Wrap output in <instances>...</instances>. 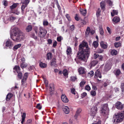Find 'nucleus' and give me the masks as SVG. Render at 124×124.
<instances>
[{
  "mask_svg": "<svg viewBox=\"0 0 124 124\" xmlns=\"http://www.w3.org/2000/svg\"><path fill=\"white\" fill-rule=\"evenodd\" d=\"M89 49L87 43L83 41L79 46V51L77 53L78 58L85 62L89 55Z\"/></svg>",
  "mask_w": 124,
  "mask_h": 124,
  "instance_id": "f257e3e1",
  "label": "nucleus"
},
{
  "mask_svg": "<svg viewBox=\"0 0 124 124\" xmlns=\"http://www.w3.org/2000/svg\"><path fill=\"white\" fill-rule=\"evenodd\" d=\"M12 31L13 32V36L11 35V37L14 41L19 42L24 39V34L20 31L18 28H14Z\"/></svg>",
  "mask_w": 124,
  "mask_h": 124,
  "instance_id": "f03ea898",
  "label": "nucleus"
},
{
  "mask_svg": "<svg viewBox=\"0 0 124 124\" xmlns=\"http://www.w3.org/2000/svg\"><path fill=\"white\" fill-rule=\"evenodd\" d=\"M124 119V110L121 113H118L114 116L112 121L115 123L122 122Z\"/></svg>",
  "mask_w": 124,
  "mask_h": 124,
  "instance_id": "7ed1b4c3",
  "label": "nucleus"
},
{
  "mask_svg": "<svg viewBox=\"0 0 124 124\" xmlns=\"http://www.w3.org/2000/svg\"><path fill=\"white\" fill-rule=\"evenodd\" d=\"M100 112L102 115L106 116L108 115V105L107 104H103L101 105Z\"/></svg>",
  "mask_w": 124,
  "mask_h": 124,
  "instance_id": "20e7f679",
  "label": "nucleus"
},
{
  "mask_svg": "<svg viewBox=\"0 0 124 124\" xmlns=\"http://www.w3.org/2000/svg\"><path fill=\"white\" fill-rule=\"evenodd\" d=\"M39 30V36L41 38L45 37L47 32L42 27H40Z\"/></svg>",
  "mask_w": 124,
  "mask_h": 124,
  "instance_id": "39448f33",
  "label": "nucleus"
},
{
  "mask_svg": "<svg viewBox=\"0 0 124 124\" xmlns=\"http://www.w3.org/2000/svg\"><path fill=\"white\" fill-rule=\"evenodd\" d=\"M98 111V108L96 106L93 107L91 108L90 110V115L93 118L97 113Z\"/></svg>",
  "mask_w": 124,
  "mask_h": 124,
  "instance_id": "423d86ee",
  "label": "nucleus"
},
{
  "mask_svg": "<svg viewBox=\"0 0 124 124\" xmlns=\"http://www.w3.org/2000/svg\"><path fill=\"white\" fill-rule=\"evenodd\" d=\"M116 108L118 109H122L124 108V105L119 101H118L116 103Z\"/></svg>",
  "mask_w": 124,
  "mask_h": 124,
  "instance_id": "0eeeda50",
  "label": "nucleus"
},
{
  "mask_svg": "<svg viewBox=\"0 0 124 124\" xmlns=\"http://www.w3.org/2000/svg\"><path fill=\"white\" fill-rule=\"evenodd\" d=\"M86 69L83 67H80L78 69V72L80 74H85L86 73Z\"/></svg>",
  "mask_w": 124,
  "mask_h": 124,
  "instance_id": "6e6552de",
  "label": "nucleus"
},
{
  "mask_svg": "<svg viewBox=\"0 0 124 124\" xmlns=\"http://www.w3.org/2000/svg\"><path fill=\"white\" fill-rule=\"evenodd\" d=\"M6 46L9 47V48H11L13 46V44L12 41L9 39H8L6 43Z\"/></svg>",
  "mask_w": 124,
  "mask_h": 124,
  "instance_id": "1a4fd4ad",
  "label": "nucleus"
},
{
  "mask_svg": "<svg viewBox=\"0 0 124 124\" xmlns=\"http://www.w3.org/2000/svg\"><path fill=\"white\" fill-rule=\"evenodd\" d=\"M95 77L96 78V77L97 78H101L102 76L100 72V70L99 69H98L96 70L95 72Z\"/></svg>",
  "mask_w": 124,
  "mask_h": 124,
  "instance_id": "9d476101",
  "label": "nucleus"
},
{
  "mask_svg": "<svg viewBox=\"0 0 124 124\" xmlns=\"http://www.w3.org/2000/svg\"><path fill=\"white\" fill-rule=\"evenodd\" d=\"M61 98L62 101L66 103L69 101L68 98L64 94H62V95Z\"/></svg>",
  "mask_w": 124,
  "mask_h": 124,
  "instance_id": "9b49d317",
  "label": "nucleus"
},
{
  "mask_svg": "<svg viewBox=\"0 0 124 124\" xmlns=\"http://www.w3.org/2000/svg\"><path fill=\"white\" fill-rule=\"evenodd\" d=\"M50 65L52 67H56L57 66V65L56 63V60L55 59L53 58L51 61Z\"/></svg>",
  "mask_w": 124,
  "mask_h": 124,
  "instance_id": "f8f14e48",
  "label": "nucleus"
},
{
  "mask_svg": "<svg viewBox=\"0 0 124 124\" xmlns=\"http://www.w3.org/2000/svg\"><path fill=\"white\" fill-rule=\"evenodd\" d=\"M111 67V65L110 64H107L105 65L104 67V70L105 71H107L110 69Z\"/></svg>",
  "mask_w": 124,
  "mask_h": 124,
  "instance_id": "ddd939ff",
  "label": "nucleus"
},
{
  "mask_svg": "<svg viewBox=\"0 0 124 124\" xmlns=\"http://www.w3.org/2000/svg\"><path fill=\"white\" fill-rule=\"evenodd\" d=\"M63 110L64 113L66 114H68L69 112V109L67 106L64 107L63 108Z\"/></svg>",
  "mask_w": 124,
  "mask_h": 124,
  "instance_id": "4468645a",
  "label": "nucleus"
},
{
  "mask_svg": "<svg viewBox=\"0 0 124 124\" xmlns=\"http://www.w3.org/2000/svg\"><path fill=\"white\" fill-rule=\"evenodd\" d=\"M107 43H105L104 42L101 41L100 43V45L101 47L104 49L106 48L108 46V45Z\"/></svg>",
  "mask_w": 124,
  "mask_h": 124,
  "instance_id": "2eb2a0df",
  "label": "nucleus"
},
{
  "mask_svg": "<svg viewBox=\"0 0 124 124\" xmlns=\"http://www.w3.org/2000/svg\"><path fill=\"white\" fill-rule=\"evenodd\" d=\"M112 21L114 23H116L120 21V18L118 17H115L114 18Z\"/></svg>",
  "mask_w": 124,
  "mask_h": 124,
  "instance_id": "dca6fc26",
  "label": "nucleus"
},
{
  "mask_svg": "<svg viewBox=\"0 0 124 124\" xmlns=\"http://www.w3.org/2000/svg\"><path fill=\"white\" fill-rule=\"evenodd\" d=\"M100 5L101 9L104 11L105 9V2L104 1H102L100 3Z\"/></svg>",
  "mask_w": 124,
  "mask_h": 124,
  "instance_id": "f3484780",
  "label": "nucleus"
},
{
  "mask_svg": "<svg viewBox=\"0 0 124 124\" xmlns=\"http://www.w3.org/2000/svg\"><path fill=\"white\" fill-rule=\"evenodd\" d=\"M66 52L67 55H70L71 54L72 49L70 47L67 46Z\"/></svg>",
  "mask_w": 124,
  "mask_h": 124,
  "instance_id": "a211bd4d",
  "label": "nucleus"
},
{
  "mask_svg": "<svg viewBox=\"0 0 124 124\" xmlns=\"http://www.w3.org/2000/svg\"><path fill=\"white\" fill-rule=\"evenodd\" d=\"M81 109L79 108L78 109H77L76 112V114H75V117H76V119H77L78 116L79 115L80 113L81 112Z\"/></svg>",
  "mask_w": 124,
  "mask_h": 124,
  "instance_id": "6ab92c4d",
  "label": "nucleus"
},
{
  "mask_svg": "<svg viewBox=\"0 0 124 124\" xmlns=\"http://www.w3.org/2000/svg\"><path fill=\"white\" fill-rule=\"evenodd\" d=\"M52 58V54L50 53L49 52L46 55V59L48 60H51Z\"/></svg>",
  "mask_w": 124,
  "mask_h": 124,
  "instance_id": "aec40b11",
  "label": "nucleus"
},
{
  "mask_svg": "<svg viewBox=\"0 0 124 124\" xmlns=\"http://www.w3.org/2000/svg\"><path fill=\"white\" fill-rule=\"evenodd\" d=\"M32 29V26L31 25H29L27 26L26 28V30L27 32H29Z\"/></svg>",
  "mask_w": 124,
  "mask_h": 124,
  "instance_id": "412c9836",
  "label": "nucleus"
},
{
  "mask_svg": "<svg viewBox=\"0 0 124 124\" xmlns=\"http://www.w3.org/2000/svg\"><path fill=\"white\" fill-rule=\"evenodd\" d=\"M29 3V0H24L23 1L22 0L21 3L23 4V5H24L27 6Z\"/></svg>",
  "mask_w": 124,
  "mask_h": 124,
  "instance_id": "4be33fe9",
  "label": "nucleus"
},
{
  "mask_svg": "<svg viewBox=\"0 0 124 124\" xmlns=\"http://www.w3.org/2000/svg\"><path fill=\"white\" fill-rule=\"evenodd\" d=\"M39 65L40 67L42 68H46L47 66V65L45 63H44L42 62H40L39 63Z\"/></svg>",
  "mask_w": 124,
  "mask_h": 124,
  "instance_id": "5701e85b",
  "label": "nucleus"
},
{
  "mask_svg": "<svg viewBox=\"0 0 124 124\" xmlns=\"http://www.w3.org/2000/svg\"><path fill=\"white\" fill-rule=\"evenodd\" d=\"M111 15L112 16H114L115 15H117L118 13V11L117 10H113L112 12H111Z\"/></svg>",
  "mask_w": 124,
  "mask_h": 124,
  "instance_id": "b1692460",
  "label": "nucleus"
},
{
  "mask_svg": "<svg viewBox=\"0 0 124 124\" xmlns=\"http://www.w3.org/2000/svg\"><path fill=\"white\" fill-rule=\"evenodd\" d=\"M14 69L16 70L17 73H18L20 72V68L18 66H15L14 68Z\"/></svg>",
  "mask_w": 124,
  "mask_h": 124,
  "instance_id": "393cba45",
  "label": "nucleus"
},
{
  "mask_svg": "<svg viewBox=\"0 0 124 124\" xmlns=\"http://www.w3.org/2000/svg\"><path fill=\"white\" fill-rule=\"evenodd\" d=\"M98 63V62L96 60H94L92 61L91 63V66H94L97 64Z\"/></svg>",
  "mask_w": 124,
  "mask_h": 124,
  "instance_id": "a878e982",
  "label": "nucleus"
},
{
  "mask_svg": "<svg viewBox=\"0 0 124 124\" xmlns=\"http://www.w3.org/2000/svg\"><path fill=\"white\" fill-rule=\"evenodd\" d=\"M110 53L112 55H116L117 54V52L116 50L113 49L111 50Z\"/></svg>",
  "mask_w": 124,
  "mask_h": 124,
  "instance_id": "bb28decb",
  "label": "nucleus"
},
{
  "mask_svg": "<svg viewBox=\"0 0 124 124\" xmlns=\"http://www.w3.org/2000/svg\"><path fill=\"white\" fill-rule=\"evenodd\" d=\"M22 118L21 123L22 124H23L26 117V114L24 113H23V115L22 116Z\"/></svg>",
  "mask_w": 124,
  "mask_h": 124,
  "instance_id": "cd10ccee",
  "label": "nucleus"
},
{
  "mask_svg": "<svg viewBox=\"0 0 124 124\" xmlns=\"http://www.w3.org/2000/svg\"><path fill=\"white\" fill-rule=\"evenodd\" d=\"M27 66V64L25 62H23L21 63V67L22 69L25 68Z\"/></svg>",
  "mask_w": 124,
  "mask_h": 124,
  "instance_id": "c85d7f7f",
  "label": "nucleus"
},
{
  "mask_svg": "<svg viewBox=\"0 0 124 124\" xmlns=\"http://www.w3.org/2000/svg\"><path fill=\"white\" fill-rule=\"evenodd\" d=\"M21 46V44H18L16 45L14 47L13 49L14 50H16L18 48L20 47Z\"/></svg>",
  "mask_w": 124,
  "mask_h": 124,
  "instance_id": "c756f323",
  "label": "nucleus"
},
{
  "mask_svg": "<svg viewBox=\"0 0 124 124\" xmlns=\"http://www.w3.org/2000/svg\"><path fill=\"white\" fill-rule=\"evenodd\" d=\"M90 27H87L85 32V34L86 36H87L90 33Z\"/></svg>",
  "mask_w": 124,
  "mask_h": 124,
  "instance_id": "7c9ffc66",
  "label": "nucleus"
},
{
  "mask_svg": "<svg viewBox=\"0 0 124 124\" xmlns=\"http://www.w3.org/2000/svg\"><path fill=\"white\" fill-rule=\"evenodd\" d=\"M12 96V95L11 93H9L6 97V100L8 101L9 100Z\"/></svg>",
  "mask_w": 124,
  "mask_h": 124,
  "instance_id": "2f4dec72",
  "label": "nucleus"
},
{
  "mask_svg": "<svg viewBox=\"0 0 124 124\" xmlns=\"http://www.w3.org/2000/svg\"><path fill=\"white\" fill-rule=\"evenodd\" d=\"M18 4V3H15L13 4L12 6L10 7V8L11 9H12L15 8L16 7L17 4Z\"/></svg>",
  "mask_w": 124,
  "mask_h": 124,
  "instance_id": "473e14b6",
  "label": "nucleus"
},
{
  "mask_svg": "<svg viewBox=\"0 0 124 124\" xmlns=\"http://www.w3.org/2000/svg\"><path fill=\"white\" fill-rule=\"evenodd\" d=\"M121 46L120 42H115L114 43V46L116 47H118Z\"/></svg>",
  "mask_w": 124,
  "mask_h": 124,
  "instance_id": "72a5a7b5",
  "label": "nucleus"
},
{
  "mask_svg": "<svg viewBox=\"0 0 124 124\" xmlns=\"http://www.w3.org/2000/svg\"><path fill=\"white\" fill-rule=\"evenodd\" d=\"M80 11L81 12V14L82 15H84V16L85 15L86 12V10L81 9L80 10Z\"/></svg>",
  "mask_w": 124,
  "mask_h": 124,
  "instance_id": "f704fd0d",
  "label": "nucleus"
},
{
  "mask_svg": "<svg viewBox=\"0 0 124 124\" xmlns=\"http://www.w3.org/2000/svg\"><path fill=\"white\" fill-rule=\"evenodd\" d=\"M91 85L92 86V88L94 90L96 91L97 90V88L95 85V83H91Z\"/></svg>",
  "mask_w": 124,
  "mask_h": 124,
  "instance_id": "c9c22d12",
  "label": "nucleus"
},
{
  "mask_svg": "<svg viewBox=\"0 0 124 124\" xmlns=\"http://www.w3.org/2000/svg\"><path fill=\"white\" fill-rule=\"evenodd\" d=\"M99 30L100 34L101 35H102L103 34L104 32L102 26H100Z\"/></svg>",
  "mask_w": 124,
  "mask_h": 124,
  "instance_id": "e433bc0d",
  "label": "nucleus"
},
{
  "mask_svg": "<svg viewBox=\"0 0 124 124\" xmlns=\"http://www.w3.org/2000/svg\"><path fill=\"white\" fill-rule=\"evenodd\" d=\"M104 51L103 49L98 48L97 49L96 52L98 53H102Z\"/></svg>",
  "mask_w": 124,
  "mask_h": 124,
  "instance_id": "4c0bfd02",
  "label": "nucleus"
},
{
  "mask_svg": "<svg viewBox=\"0 0 124 124\" xmlns=\"http://www.w3.org/2000/svg\"><path fill=\"white\" fill-rule=\"evenodd\" d=\"M105 1L108 3L109 4L110 6H111L113 5L112 2L110 0H106Z\"/></svg>",
  "mask_w": 124,
  "mask_h": 124,
  "instance_id": "58836bf2",
  "label": "nucleus"
},
{
  "mask_svg": "<svg viewBox=\"0 0 124 124\" xmlns=\"http://www.w3.org/2000/svg\"><path fill=\"white\" fill-rule=\"evenodd\" d=\"M94 75V72L93 71H91L88 73V76L90 77H92Z\"/></svg>",
  "mask_w": 124,
  "mask_h": 124,
  "instance_id": "ea45409f",
  "label": "nucleus"
},
{
  "mask_svg": "<svg viewBox=\"0 0 124 124\" xmlns=\"http://www.w3.org/2000/svg\"><path fill=\"white\" fill-rule=\"evenodd\" d=\"M70 79L72 81H74L77 79V78H76V77L75 76L71 77L70 78Z\"/></svg>",
  "mask_w": 124,
  "mask_h": 124,
  "instance_id": "a19ab883",
  "label": "nucleus"
},
{
  "mask_svg": "<svg viewBox=\"0 0 124 124\" xmlns=\"http://www.w3.org/2000/svg\"><path fill=\"white\" fill-rule=\"evenodd\" d=\"M16 18V17H15L11 16L9 18L8 20L11 22H12Z\"/></svg>",
  "mask_w": 124,
  "mask_h": 124,
  "instance_id": "79ce46f5",
  "label": "nucleus"
},
{
  "mask_svg": "<svg viewBox=\"0 0 124 124\" xmlns=\"http://www.w3.org/2000/svg\"><path fill=\"white\" fill-rule=\"evenodd\" d=\"M101 12V9L100 8H98L96 12V15L97 16H99L100 15Z\"/></svg>",
  "mask_w": 124,
  "mask_h": 124,
  "instance_id": "37998d69",
  "label": "nucleus"
},
{
  "mask_svg": "<svg viewBox=\"0 0 124 124\" xmlns=\"http://www.w3.org/2000/svg\"><path fill=\"white\" fill-rule=\"evenodd\" d=\"M93 46L94 47H97L98 46V43L96 41H94L93 43Z\"/></svg>",
  "mask_w": 124,
  "mask_h": 124,
  "instance_id": "c03bdc74",
  "label": "nucleus"
},
{
  "mask_svg": "<svg viewBox=\"0 0 124 124\" xmlns=\"http://www.w3.org/2000/svg\"><path fill=\"white\" fill-rule=\"evenodd\" d=\"M18 73V77L19 78H20L21 79H22V74L21 72H19V73Z\"/></svg>",
  "mask_w": 124,
  "mask_h": 124,
  "instance_id": "a18cd8bd",
  "label": "nucleus"
},
{
  "mask_svg": "<svg viewBox=\"0 0 124 124\" xmlns=\"http://www.w3.org/2000/svg\"><path fill=\"white\" fill-rule=\"evenodd\" d=\"M121 73L120 71L119 70H117L116 72L115 75L116 76H119Z\"/></svg>",
  "mask_w": 124,
  "mask_h": 124,
  "instance_id": "49530a36",
  "label": "nucleus"
},
{
  "mask_svg": "<svg viewBox=\"0 0 124 124\" xmlns=\"http://www.w3.org/2000/svg\"><path fill=\"white\" fill-rule=\"evenodd\" d=\"M63 73L64 75L65 76H67L68 74L67 70L66 69L64 70L63 71Z\"/></svg>",
  "mask_w": 124,
  "mask_h": 124,
  "instance_id": "de8ad7c7",
  "label": "nucleus"
},
{
  "mask_svg": "<svg viewBox=\"0 0 124 124\" xmlns=\"http://www.w3.org/2000/svg\"><path fill=\"white\" fill-rule=\"evenodd\" d=\"M91 94L93 96H94L96 94V92L95 91H92L91 92Z\"/></svg>",
  "mask_w": 124,
  "mask_h": 124,
  "instance_id": "09e8293b",
  "label": "nucleus"
},
{
  "mask_svg": "<svg viewBox=\"0 0 124 124\" xmlns=\"http://www.w3.org/2000/svg\"><path fill=\"white\" fill-rule=\"evenodd\" d=\"M49 89H50V91L51 92L52 91H53V88L54 85L53 84H49Z\"/></svg>",
  "mask_w": 124,
  "mask_h": 124,
  "instance_id": "8fccbe9b",
  "label": "nucleus"
},
{
  "mask_svg": "<svg viewBox=\"0 0 124 124\" xmlns=\"http://www.w3.org/2000/svg\"><path fill=\"white\" fill-rule=\"evenodd\" d=\"M44 83L45 84L46 86L47 87L48 86V82L47 80H46V79H44Z\"/></svg>",
  "mask_w": 124,
  "mask_h": 124,
  "instance_id": "3c124183",
  "label": "nucleus"
},
{
  "mask_svg": "<svg viewBox=\"0 0 124 124\" xmlns=\"http://www.w3.org/2000/svg\"><path fill=\"white\" fill-rule=\"evenodd\" d=\"M71 93L74 94H76V91L75 89L74 88H71L70 89Z\"/></svg>",
  "mask_w": 124,
  "mask_h": 124,
  "instance_id": "603ef678",
  "label": "nucleus"
},
{
  "mask_svg": "<svg viewBox=\"0 0 124 124\" xmlns=\"http://www.w3.org/2000/svg\"><path fill=\"white\" fill-rule=\"evenodd\" d=\"M43 24L44 26H47L48 24V23L46 21H44L43 22Z\"/></svg>",
  "mask_w": 124,
  "mask_h": 124,
  "instance_id": "864d4df0",
  "label": "nucleus"
},
{
  "mask_svg": "<svg viewBox=\"0 0 124 124\" xmlns=\"http://www.w3.org/2000/svg\"><path fill=\"white\" fill-rule=\"evenodd\" d=\"M63 38L61 36H59L57 37V40L58 41L60 42L62 39Z\"/></svg>",
  "mask_w": 124,
  "mask_h": 124,
  "instance_id": "5fc2aeb1",
  "label": "nucleus"
},
{
  "mask_svg": "<svg viewBox=\"0 0 124 124\" xmlns=\"http://www.w3.org/2000/svg\"><path fill=\"white\" fill-rule=\"evenodd\" d=\"M85 89L88 91H89L91 88L90 86L89 85H86L85 87Z\"/></svg>",
  "mask_w": 124,
  "mask_h": 124,
  "instance_id": "6e6d98bb",
  "label": "nucleus"
},
{
  "mask_svg": "<svg viewBox=\"0 0 124 124\" xmlns=\"http://www.w3.org/2000/svg\"><path fill=\"white\" fill-rule=\"evenodd\" d=\"M36 108L39 109L40 110L41 109L42 107L40 106V104H38L36 106Z\"/></svg>",
  "mask_w": 124,
  "mask_h": 124,
  "instance_id": "4d7b16f0",
  "label": "nucleus"
},
{
  "mask_svg": "<svg viewBox=\"0 0 124 124\" xmlns=\"http://www.w3.org/2000/svg\"><path fill=\"white\" fill-rule=\"evenodd\" d=\"M27 79H25V78H23V79L22 80L21 83L22 85H24L25 82L26 80Z\"/></svg>",
  "mask_w": 124,
  "mask_h": 124,
  "instance_id": "13d9d810",
  "label": "nucleus"
},
{
  "mask_svg": "<svg viewBox=\"0 0 124 124\" xmlns=\"http://www.w3.org/2000/svg\"><path fill=\"white\" fill-rule=\"evenodd\" d=\"M85 81H81L80 83V85L81 86L83 87L85 85Z\"/></svg>",
  "mask_w": 124,
  "mask_h": 124,
  "instance_id": "bf43d9fd",
  "label": "nucleus"
},
{
  "mask_svg": "<svg viewBox=\"0 0 124 124\" xmlns=\"http://www.w3.org/2000/svg\"><path fill=\"white\" fill-rule=\"evenodd\" d=\"M65 16L69 21H70L71 20V19L69 14H67Z\"/></svg>",
  "mask_w": 124,
  "mask_h": 124,
  "instance_id": "052dcab7",
  "label": "nucleus"
},
{
  "mask_svg": "<svg viewBox=\"0 0 124 124\" xmlns=\"http://www.w3.org/2000/svg\"><path fill=\"white\" fill-rule=\"evenodd\" d=\"M80 22L82 23L84 25L86 24V21L84 20H81Z\"/></svg>",
  "mask_w": 124,
  "mask_h": 124,
  "instance_id": "680f3d73",
  "label": "nucleus"
},
{
  "mask_svg": "<svg viewBox=\"0 0 124 124\" xmlns=\"http://www.w3.org/2000/svg\"><path fill=\"white\" fill-rule=\"evenodd\" d=\"M28 75V73L27 72L25 73L23 78H25V79H27Z\"/></svg>",
  "mask_w": 124,
  "mask_h": 124,
  "instance_id": "e2e57ef3",
  "label": "nucleus"
},
{
  "mask_svg": "<svg viewBox=\"0 0 124 124\" xmlns=\"http://www.w3.org/2000/svg\"><path fill=\"white\" fill-rule=\"evenodd\" d=\"M99 57V55L94 54V58L95 59H96Z\"/></svg>",
  "mask_w": 124,
  "mask_h": 124,
  "instance_id": "0e129e2a",
  "label": "nucleus"
},
{
  "mask_svg": "<svg viewBox=\"0 0 124 124\" xmlns=\"http://www.w3.org/2000/svg\"><path fill=\"white\" fill-rule=\"evenodd\" d=\"M121 88L122 91H124V83H122L121 84Z\"/></svg>",
  "mask_w": 124,
  "mask_h": 124,
  "instance_id": "69168bd1",
  "label": "nucleus"
},
{
  "mask_svg": "<svg viewBox=\"0 0 124 124\" xmlns=\"http://www.w3.org/2000/svg\"><path fill=\"white\" fill-rule=\"evenodd\" d=\"M3 4L5 6H6L7 5L8 3L6 1L4 0L3 1Z\"/></svg>",
  "mask_w": 124,
  "mask_h": 124,
  "instance_id": "338daca9",
  "label": "nucleus"
},
{
  "mask_svg": "<svg viewBox=\"0 0 124 124\" xmlns=\"http://www.w3.org/2000/svg\"><path fill=\"white\" fill-rule=\"evenodd\" d=\"M101 121L99 120L98 122H95L92 123V124H101Z\"/></svg>",
  "mask_w": 124,
  "mask_h": 124,
  "instance_id": "774afa93",
  "label": "nucleus"
}]
</instances>
